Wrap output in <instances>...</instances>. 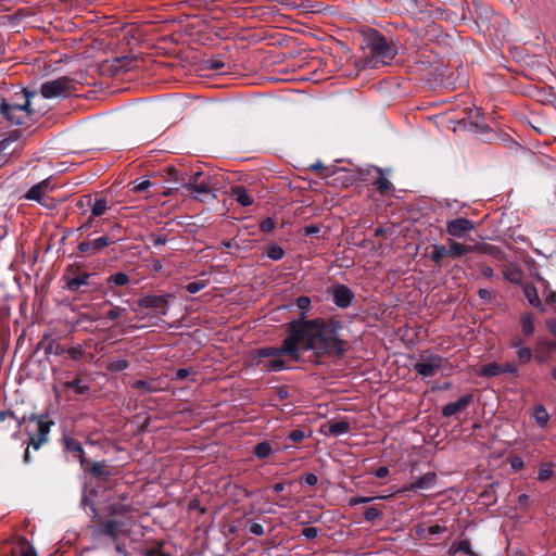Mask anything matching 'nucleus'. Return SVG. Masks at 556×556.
I'll list each match as a JSON object with an SVG mask.
<instances>
[{
	"mask_svg": "<svg viewBox=\"0 0 556 556\" xmlns=\"http://www.w3.org/2000/svg\"><path fill=\"white\" fill-rule=\"evenodd\" d=\"M289 333L282 342V346L264 348L256 351L258 359H270L274 356L288 355L293 361L300 359V351L314 350L317 354L340 356L344 352V342L338 337V324L324 319L304 321L292 320L289 323Z\"/></svg>",
	"mask_w": 556,
	"mask_h": 556,
	"instance_id": "nucleus-1",
	"label": "nucleus"
},
{
	"mask_svg": "<svg viewBox=\"0 0 556 556\" xmlns=\"http://www.w3.org/2000/svg\"><path fill=\"white\" fill-rule=\"evenodd\" d=\"M36 92L22 89L10 98L0 97V115L11 125L29 127L33 122L31 98Z\"/></svg>",
	"mask_w": 556,
	"mask_h": 556,
	"instance_id": "nucleus-2",
	"label": "nucleus"
},
{
	"mask_svg": "<svg viewBox=\"0 0 556 556\" xmlns=\"http://www.w3.org/2000/svg\"><path fill=\"white\" fill-rule=\"evenodd\" d=\"M366 43L369 51L368 63L371 67L389 64L397 53L395 45L377 30L367 35Z\"/></svg>",
	"mask_w": 556,
	"mask_h": 556,
	"instance_id": "nucleus-3",
	"label": "nucleus"
},
{
	"mask_svg": "<svg viewBox=\"0 0 556 556\" xmlns=\"http://www.w3.org/2000/svg\"><path fill=\"white\" fill-rule=\"evenodd\" d=\"M129 511L126 506L123 505H111L109 513L112 516L121 515L122 519H108L99 523L93 530V534L97 536H108L114 541L121 536L127 535L131 529V519L125 515Z\"/></svg>",
	"mask_w": 556,
	"mask_h": 556,
	"instance_id": "nucleus-4",
	"label": "nucleus"
},
{
	"mask_svg": "<svg viewBox=\"0 0 556 556\" xmlns=\"http://www.w3.org/2000/svg\"><path fill=\"white\" fill-rule=\"evenodd\" d=\"M27 421L35 424V429H27L29 437L28 446L38 450L43 444L48 443L50 429L54 425V421L48 414H30L27 416Z\"/></svg>",
	"mask_w": 556,
	"mask_h": 556,
	"instance_id": "nucleus-5",
	"label": "nucleus"
},
{
	"mask_svg": "<svg viewBox=\"0 0 556 556\" xmlns=\"http://www.w3.org/2000/svg\"><path fill=\"white\" fill-rule=\"evenodd\" d=\"M75 90L74 80L62 76L53 80L46 81L40 87V93L45 99L56 97H66Z\"/></svg>",
	"mask_w": 556,
	"mask_h": 556,
	"instance_id": "nucleus-6",
	"label": "nucleus"
},
{
	"mask_svg": "<svg viewBox=\"0 0 556 556\" xmlns=\"http://www.w3.org/2000/svg\"><path fill=\"white\" fill-rule=\"evenodd\" d=\"M443 365L444 358L438 354L420 355L418 362L414 364V370L422 378H429L437 375Z\"/></svg>",
	"mask_w": 556,
	"mask_h": 556,
	"instance_id": "nucleus-7",
	"label": "nucleus"
},
{
	"mask_svg": "<svg viewBox=\"0 0 556 556\" xmlns=\"http://www.w3.org/2000/svg\"><path fill=\"white\" fill-rule=\"evenodd\" d=\"M91 274L89 273H76L72 265L67 266L62 276L64 281L63 288L71 292H78L81 287L89 285Z\"/></svg>",
	"mask_w": 556,
	"mask_h": 556,
	"instance_id": "nucleus-8",
	"label": "nucleus"
},
{
	"mask_svg": "<svg viewBox=\"0 0 556 556\" xmlns=\"http://www.w3.org/2000/svg\"><path fill=\"white\" fill-rule=\"evenodd\" d=\"M170 294L166 295H147L139 300L138 304L144 308H151L160 315H166Z\"/></svg>",
	"mask_w": 556,
	"mask_h": 556,
	"instance_id": "nucleus-9",
	"label": "nucleus"
},
{
	"mask_svg": "<svg viewBox=\"0 0 556 556\" xmlns=\"http://www.w3.org/2000/svg\"><path fill=\"white\" fill-rule=\"evenodd\" d=\"M217 190L215 179L211 178L208 180L203 181L199 186L189 190L190 195L201 202H210L216 199L215 191Z\"/></svg>",
	"mask_w": 556,
	"mask_h": 556,
	"instance_id": "nucleus-10",
	"label": "nucleus"
},
{
	"mask_svg": "<svg viewBox=\"0 0 556 556\" xmlns=\"http://www.w3.org/2000/svg\"><path fill=\"white\" fill-rule=\"evenodd\" d=\"M519 369L518 366L514 363H507L505 365L497 364V363H490L484 365L481 369L479 375L481 377H496L502 374H510L514 376H518Z\"/></svg>",
	"mask_w": 556,
	"mask_h": 556,
	"instance_id": "nucleus-11",
	"label": "nucleus"
},
{
	"mask_svg": "<svg viewBox=\"0 0 556 556\" xmlns=\"http://www.w3.org/2000/svg\"><path fill=\"white\" fill-rule=\"evenodd\" d=\"M54 189L51 177L34 185L25 194V199L43 204L45 198Z\"/></svg>",
	"mask_w": 556,
	"mask_h": 556,
	"instance_id": "nucleus-12",
	"label": "nucleus"
},
{
	"mask_svg": "<svg viewBox=\"0 0 556 556\" xmlns=\"http://www.w3.org/2000/svg\"><path fill=\"white\" fill-rule=\"evenodd\" d=\"M475 224L465 217H458L446 223V232L452 237L460 238L466 232L473 230Z\"/></svg>",
	"mask_w": 556,
	"mask_h": 556,
	"instance_id": "nucleus-13",
	"label": "nucleus"
},
{
	"mask_svg": "<svg viewBox=\"0 0 556 556\" xmlns=\"http://www.w3.org/2000/svg\"><path fill=\"white\" fill-rule=\"evenodd\" d=\"M111 239L108 236H102L92 241H83L78 244L77 249L79 252L88 255H93L111 243Z\"/></svg>",
	"mask_w": 556,
	"mask_h": 556,
	"instance_id": "nucleus-14",
	"label": "nucleus"
},
{
	"mask_svg": "<svg viewBox=\"0 0 556 556\" xmlns=\"http://www.w3.org/2000/svg\"><path fill=\"white\" fill-rule=\"evenodd\" d=\"M331 294H332L333 302L336 303V305L339 307H342V308L350 306V304L354 298V294L351 291V289L344 285H339V286L333 287Z\"/></svg>",
	"mask_w": 556,
	"mask_h": 556,
	"instance_id": "nucleus-15",
	"label": "nucleus"
},
{
	"mask_svg": "<svg viewBox=\"0 0 556 556\" xmlns=\"http://www.w3.org/2000/svg\"><path fill=\"white\" fill-rule=\"evenodd\" d=\"M473 400L472 394H465L457 401L446 404L442 408V415L444 417H451L465 409Z\"/></svg>",
	"mask_w": 556,
	"mask_h": 556,
	"instance_id": "nucleus-16",
	"label": "nucleus"
},
{
	"mask_svg": "<svg viewBox=\"0 0 556 556\" xmlns=\"http://www.w3.org/2000/svg\"><path fill=\"white\" fill-rule=\"evenodd\" d=\"M437 483V473L433 471L427 472L424 476L416 479L409 485L404 488V491H417V490H428L435 485Z\"/></svg>",
	"mask_w": 556,
	"mask_h": 556,
	"instance_id": "nucleus-17",
	"label": "nucleus"
},
{
	"mask_svg": "<svg viewBox=\"0 0 556 556\" xmlns=\"http://www.w3.org/2000/svg\"><path fill=\"white\" fill-rule=\"evenodd\" d=\"M91 476L105 479L112 475V470L105 462H94L83 466Z\"/></svg>",
	"mask_w": 556,
	"mask_h": 556,
	"instance_id": "nucleus-18",
	"label": "nucleus"
},
{
	"mask_svg": "<svg viewBox=\"0 0 556 556\" xmlns=\"http://www.w3.org/2000/svg\"><path fill=\"white\" fill-rule=\"evenodd\" d=\"M64 444L67 452L72 453L74 456L79 458L81 466L88 464V462L84 457L85 451L77 440L67 437L64 439Z\"/></svg>",
	"mask_w": 556,
	"mask_h": 556,
	"instance_id": "nucleus-19",
	"label": "nucleus"
},
{
	"mask_svg": "<svg viewBox=\"0 0 556 556\" xmlns=\"http://www.w3.org/2000/svg\"><path fill=\"white\" fill-rule=\"evenodd\" d=\"M448 243V253L453 257H462L468 253L475 252V245H466L459 243L453 239L447 240Z\"/></svg>",
	"mask_w": 556,
	"mask_h": 556,
	"instance_id": "nucleus-20",
	"label": "nucleus"
},
{
	"mask_svg": "<svg viewBox=\"0 0 556 556\" xmlns=\"http://www.w3.org/2000/svg\"><path fill=\"white\" fill-rule=\"evenodd\" d=\"M257 365L266 371H280L286 368L282 356H274L270 359H258Z\"/></svg>",
	"mask_w": 556,
	"mask_h": 556,
	"instance_id": "nucleus-21",
	"label": "nucleus"
},
{
	"mask_svg": "<svg viewBox=\"0 0 556 556\" xmlns=\"http://www.w3.org/2000/svg\"><path fill=\"white\" fill-rule=\"evenodd\" d=\"M351 430V425L348 420L330 421L328 424L327 434L331 437H339L348 433Z\"/></svg>",
	"mask_w": 556,
	"mask_h": 556,
	"instance_id": "nucleus-22",
	"label": "nucleus"
},
{
	"mask_svg": "<svg viewBox=\"0 0 556 556\" xmlns=\"http://www.w3.org/2000/svg\"><path fill=\"white\" fill-rule=\"evenodd\" d=\"M230 194L235 197L236 201L242 206H249L253 203L252 197L248 193L243 186L231 187Z\"/></svg>",
	"mask_w": 556,
	"mask_h": 556,
	"instance_id": "nucleus-23",
	"label": "nucleus"
},
{
	"mask_svg": "<svg viewBox=\"0 0 556 556\" xmlns=\"http://www.w3.org/2000/svg\"><path fill=\"white\" fill-rule=\"evenodd\" d=\"M523 294L532 306L539 308L542 312L544 311L538 290L533 285H525Z\"/></svg>",
	"mask_w": 556,
	"mask_h": 556,
	"instance_id": "nucleus-24",
	"label": "nucleus"
},
{
	"mask_svg": "<svg viewBox=\"0 0 556 556\" xmlns=\"http://www.w3.org/2000/svg\"><path fill=\"white\" fill-rule=\"evenodd\" d=\"M460 552L469 556H476V553L471 549L469 540H460L458 542H454L448 548L447 554L448 556H454Z\"/></svg>",
	"mask_w": 556,
	"mask_h": 556,
	"instance_id": "nucleus-25",
	"label": "nucleus"
},
{
	"mask_svg": "<svg viewBox=\"0 0 556 556\" xmlns=\"http://www.w3.org/2000/svg\"><path fill=\"white\" fill-rule=\"evenodd\" d=\"M504 277L511 283H520L523 277L522 270L515 265H508L503 270Z\"/></svg>",
	"mask_w": 556,
	"mask_h": 556,
	"instance_id": "nucleus-26",
	"label": "nucleus"
},
{
	"mask_svg": "<svg viewBox=\"0 0 556 556\" xmlns=\"http://www.w3.org/2000/svg\"><path fill=\"white\" fill-rule=\"evenodd\" d=\"M132 387L143 393H155L161 390L155 380H137L134 382Z\"/></svg>",
	"mask_w": 556,
	"mask_h": 556,
	"instance_id": "nucleus-27",
	"label": "nucleus"
},
{
	"mask_svg": "<svg viewBox=\"0 0 556 556\" xmlns=\"http://www.w3.org/2000/svg\"><path fill=\"white\" fill-rule=\"evenodd\" d=\"M448 255H450L448 249H446L444 245H442V244L432 245L430 258L435 263V265L441 266L442 260Z\"/></svg>",
	"mask_w": 556,
	"mask_h": 556,
	"instance_id": "nucleus-28",
	"label": "nucleus"
},
{
	"mask_svg": "<svg viewBox=\"0 0 556 556\" xmlns=\"http://www.w3.org/2000/svg\"><path fill=\"white\" fill-rule=\"evenodd\" d=\"M130 279L129 276L125 273H115L108 277L106 283L109 288L111 289L113 286L115 287H123L129 283Z\"/></svg>",
	"mask_w": 556,
	"mask_h": 556,
	"instance_id": "nucleus-29",
	"label": "nucleus"
},
{
	"mask_svg": "<svg viewBox=\"0 0 556 556\" xmlns=\"http://www.w3.org/2000/svg\"><path fill=\"white\" fill-rule=\"evenodd\" d=\"M513 346L517 349V356L520 364H526L531 359V350L525 346L520 340L514 341Z\"/></svg>",
	"mask_w": 556,
	"mask_h": 556,
	"instance_id": "nucleus-30",
	"label": "nucleus"
},
{
	"mask_svg": "<svg viewBox=\"0 0 556 556\" xmlns=\"http://www.w3.org/2000/svg\"><path fill=\"white\" fill-rule=\"evenodd\" d=\"M521 330L525 337H531L534 332L533 316L526 313L520 318Z\"/></svg>",
	"mask_w": 556,
	"mask_h": 556,
	"instance_id": "nucleus-31",
	"label": "nucleus"
},
{
	"mask_svg": "<svg viewBox=\"0 0 556 556\" xmlns=\"http://www.w3.org/2000/svg\"><path fill=\"white\" fill-rule=\"evenodd\" d=\"M7 420L13 421L15 424V428L18 430L23 424L27 422V415L18 418L12 410L0 412V422H4Z\"/></svg>",
	"mask_w": 556,
	"mask_h": 556,
	"instance_id": "nucleus-32",
	"label": "nucleus"
},
{
	"mask_svg": "<svg viewBox=\"0 0 556 556\" xmlns=\"http://www.w3.org/2000/svg\"><path fill=\"white\" fill-rule=\"evenodd\" d=\"M212 177L208 176V175H205L204 173L202 172H194L191 174L189 180L187 184L184 185V187L189 191L191 190L192 188L199 186L200 184H202L203 181L205 180H208L211 179Z\"/></svg>",
	"mask_w": 556,
	"mask_h": 556,
	"instance_id": "nucleus-33",
	"label": "nucleus"
},
{
	"mask_svg": "<svg viewBox=\"0 0 556 556\" xmlns=\"http://www.w3.org/2000/svg\"><path fill=\"white\" fill-rule=\"evenodd\" d=\"M378 172H379V176L376 178L374 184H375L377 190L380 193L384 194V193L391 191L393 189V186L390 182V180L382 174L381 169H378Z\"/></svg>",
	"mask_w": 556,
	"mask_h": 556,
	"instance_id": "nucleus-34",
	"label": "nucleus"
},
{
	"mask_svg": "<svg viewBox=\"0 0 556 556\" xmlns=\"http://www.w3.org/2000/svg\"><path fill=\"white\" fill-rule=\"evenodd\" d=\"M110 208L109 202L104 198L97 199L91 206L92 216L100 217Z\"/></svg>",
	"mask_w": 556,
	"mask_h": 556,
	"instance_id": "nucleus-35",
	"label": "nucleus"
},
{
	"mask_svg": "<svg viewBox=\"0 0 556 556\" xmlns=\"http://www.w3.org/2000/svg\"><path fill=\"white\" fill-rule=\"evenodd\" d=\"M533 417L539 426L545 427L548 422L549 415L543 405H536L534 407Z\"/></svg>",
	"mask_w": 556,
	"mask_h": 556,
	"instance_id": "nucleus-36",
	"label": "nucleus"
},
{
	"mask_svg": "<svg viewBox=\"0 0 556 556\" xmlns=\"http://www.w3.org/2000/svg\"><path fill=\"white\" fill-rule=\"evenodd\" d=\"M64 388L73 389L77 394H85L89 390V387L84 384L80 378H75L72 381L64 382Z\"/></svg>",
	"mask_w": 556,
	"mask_h": 556,
	"instance_id": "nucleus-37",
	"label": "nucleus"
},
{
	"mask_svg": "<svg viewBox=\"0 0 556 556\" xmlns=\"http://www.w3.org/2000/svg\"><path fill=\"white\" fill-rule=\"evenodd\" d=\"M273 450L268 442H261L255 445L254 447V454L256 457L263 459L268 457L271 454Z\"/></svg>",
	"mask_w": 556,
	"mask_h": 556,
	"instance_id": "nucleus-38",
	"label": "nucleus"
},
{
	"mask_svg": "<svg viewBox=\"0 0 556 556\" xmlns=\"http://www.w3.org/2000/svg\"><path fill=\"white\" fill-rule=\"evenodd\" d=\"M129 367V362L124 358L111 359L108 363V370L110 371H123Z\"/></svg>",
	"mask_w": 556,
	"mask_h": 556,
	"instance_id": "nucleus-39",
	"label": "nucleus"
},
{
	"mask_svg": "<svg viewBox=\"0 0 556 556\" xmlns=\"http://www.w3.org/2000/svg\"><path fill=\"white\" fill-rule=\"evenodd\" d=\"M553 467L552 463L542 464L538 473V480L542 482L548 480L554 473Z\"/></svg>",
	"mask_w": 556,
	"mask_h": 556,
	"instance_id": "nucleus-40",
	"label": "nucleus"
},
{
	"mask_svg": "<svg viewBox=\"0 0 556 556\" xmlns=\"http://www.w3.org/2000/svg\"><path fill=\"white\" fill-rule=\"evenodd\" d=\"M475 252H480V253H484L488 255L497 256L501 251L498 248H496L494 245L478 243L475 245Z\"/></svg>",
	"mask_w": 556,
	"mask_h": 556,
	"instance_id": "nucleus-41",
	"label": "nucleus"
},
{
	"mask_svg": "<svg viewBox=\"0 0 556 556\" xmlns=\"http://www.w3.org/2000/svg\"><path fill=\"white\" fill-rule=\"evenodd\" d=\"M447 531V528L445 526L441 525H432L427 528V534L428 539L427 541L434 540L439 534H442Z\"/></svg>",
	"mask_w": 556,
	"mask_h": 556,
	"instance_id": "nucleus-42",
	"label": "nucleus"
},
{
	"mask_svg": "<svg viewBox=\"0 0 556 556\" xmlns=\"http://www.w3.org/2000/svg\"><path fill=\"white\" fill-rule=\"evenodd\" d=\"M296 306L299 307V309L302 311L301 315L305 316V311H308L311 308V304H312V301L308 296H305V295H302V296H299L296 299ZM302 316H300V318L298 320H301ZM306 318V317H304ZM304 321H307L306 319H304Z\"/></svg>",
	"mask_w": 556,
	"mask_h": 556,
	"instance_id": "nucleus-43",
	"label": "nucleus"
},
{
	"mask_svg": "<svg viewBox=\"0 0 556 556\" xmlns=\"http://www.w3.org/2000/svg\"><path fill=\"white\" fill-rule=\"evenodd\" d=\"M129 186L134 192H144L151 187V181L149 179L134 180Z\"/></svg>",
	"mask_w": 556,
	"mask_h": 556,
	"instance_id": "nucleus-44",
	"label": "nucleus"
},
{
	"mask_svg": "<svg viewBox=\"0 0 556 556\" xmlns=\"http://www.w3.org/2000/svg\"><path fill=\"white\" fill-rule=\"evenodd\" d=\"M127 314V308L113 305V307L106 313V316L111 320L121 318Z\"/></svg>",
	"mask_w": 556,
	"mask_h": 556,
	"instance_id": "nucleus-45",
	"label": "nucleus"
},
{
	"mask_svg": "<svg viewBox=\"0 0 556 556\" xmlns=\"http://www.w3.org/2000/svg\"><path fill=\"white\" fill-rule=\"evenodd\" d=\"M285 255V251L282 248H280L279 245H271L268 250H267V256L270 258V260H274V261H279Z\"/></svg>",
	"mask_w": 556,
	"mask_h": 556,
	"instance_id": "nucleus-46",
	"label": "nucleus"
},
{
	"mask_svg": "<svg viewBox=\"0 0 556 556\" xmlns=\"http://www.w3.org/2000/svg\"><path fill=\"white\" fill-rule=\"evenodd\" d=\"M65 353H67L72 359L77 361L83 357V355L85 354V350L83 349L81 345H77L65 348Z\"/></svg>",
	"mask_w": 556,
	"mask_h": 556,
	"instance_id": "nucleus-47",
	"label": "nucleus"
},
{
	"mask_svg": "<svg viewBox=\"0 0 556 556\" xmlns=\"http://www.w3.org/2000/svg\"><path fill=\"white\" fill-rule=\"evenodd\" d=\"M205 287H206V282L204 280H197V281L189 282L186 286V290L189 293L194 294V293H198L199 291L203 290Z\"/></svg>",
	"mask_w": 556,
	"mask_h": 556,
	"instance_id": "nucleus-48",
	"label": "nucleus"
},
{
	"mask_svg": "<svg viewBox=\"0 0 556 556\" xmlns=\"http://www.w3.org/2000/svg\"><path fill=\"white\" fill-rule=\"evenodd\" d=\"M382 516V513L377 507H368L364 511V518L367 521L375 520L377 518H380Z\"/></svg>",
	"mask_w": 556,
	"mask_h": 556,
	"instance_id": "nucleus-49",
	"label": "nucleus"
},
{
	"mask_svg": "<svg viewBox=\"0 0 556 556\" xmlns=\"http://www.w3.org/2000/svg\"><path fill=\"white\" fill-rule=\"evenodd\" d=\"M46 353H53L55 355H61V354L65 353V346H62L61 344L52 341L46 348Z\"/></svg>",
	"mask_w": 556,
	"mask_h": 556,
	"instance_id": "nucleus-50",
	"label": "nucleus"
},
{
	"mask_svg": "<svg viewBox=\"0 0 556 556\" xmlns=\"http://www.w3.org/2000/svg\"><path fill=\"white\" fill-rule=\"evenodd\" d=\"M148 238L154 247L164 245L167 242V238L164 235L150 233Z\"/></svg>",
	"mask_w": 556,
	"mask_h": 556,
	"instance_id": "nucleus-51",
	"label": "nucleus"
},
{
	"mask_svg": "<svg viewBox=\"0 0 556 556\" xmlns=\"http://www.w3.org/2000/svg\"><path fill=\"white\" fill-rule=\"evenodd\" d=\"M292 442L294 443H299L301 441L304 440L305 438V433L303 430H300V429H295V430H292L288 437Z\"/></svg>",
	"mask_w": 556,
	"mask_h": 556,
	"instance_id": "nucleus-52",
	"label": "nucleus"
},
{
	"mask_svg": "<svg viewBox=\"0 0 556 556\" xmlns=\"http://www.w3.org/2000/svg\"><path fill=\"white\" fill-rule=\"evenodd\" d=\"M116 61L119 64L118 68L123 70L124 72H128L134 68L135 60L118 59Z\"/></svg>",
	"mask_w": 556,
	"mask_h": 556,
	"instance_id": "nucleus-53",
	"label": "nucleus"
},
{
	"mask_svg": "<svg viewBox=\"0 0 556 556\" xmlns=\"http://www.w3.org/2000/svg\"><path fill=\"white\" fill-rule=\"evenodd\" d=\"M319 533V529L315 527H307L302 530V535L308 540L315 539Z\"/></svg>",
	"mask_w": 556,
	"mask_h": 556,
	"instance_id": "nucleus-54",
	"label": "nucleus"
},
{
	"mask_svg": "<svg viewBox=\"0 0 556 556\" xmlns=\"http://www.w3.org/2000/svg\"><path fill=\"white\" fill-rule=\"evenodd\" d=\"M249 531L257 536H262L265 533L263 526L258 522H251L249 526Z\"/></svg>",
	"mask_w": 556,
	"mask_h": 556,
	"instance_id": "nucleus-55",
	"label": "nucleus"
},
{
	"mask_svg": "<svg viewBox=\"0 0 556 556\" xmlns=\"http://www.w3.org/2000/svg\"><path fill=\"white\" fill-rule=\"evenodd\" d=\"M320 226L319 225H308L303 228V235L307 237H313L319 233Z\"/></svg>",
	"mask_w": 556,
	"mask_h": 556,
	"instance_id": "nucleus-56",
	"label": "nucleus"
},
{
	"mask_svg": "<svg viewBox=\"0 0 556 556\" xmlns=\"http://www.w3.org/2000/svg\"><path fill=\"white\" fill-rule=\"evenodd\" d=\"M374 500V497H365V496H355V497H351L349 500V505L350 506H356L358 504H365V503H369Z\"/></svg>",
	"mask_w": 556,
	"mask_h": 556,
	"instance_id": "nucleus-57",
	"label": "nucleus"
},
{
	"mask_svg": "<svg viewBox=\"0 0 556 556\" xmlns=\"http://www.w3.org/2000/svg\"><path fill=\"white\" fill-rule=\"evenodd\" d=\"M190 374H191L190 369H188V368H179L175 372V379L179 380V381L185 380Z\"/></svg>",
	"mask_w": 556,
	"mask_h": 556,
	"instance_id": "nucleus-58",
	"label": "nucleus"
},
{
	"mask_svg": "<svg viewBox=\"0 0 556 556\" xmlns=\"http://www.w3.org/2000/svg\"><path fill=\"white\" fill-rule=\"evenodd\" d=\"M415 533L421 540H427L428 539L427 528L424 525H417L415 527Z\"/></svg>",
	"mask_w": 556,
	"mask_h": 556,
	"instance_id": "nucleus-59",
	"label": "nucleus"
},
{
	"mask_svg": "<svg viewBox=\"0 0 556 556\" xmlns=\"http://www.w3.org/2000/svg\"><path fill=\"white\" fill-rule=\"evenodd\" d=\"M303 480L307 485H311V486L317 484V482H318L317 476L312 472L304 475Z\"/></svg>",
	"mask_w": 556,
	"mask_h": 556,
	"instance_id": "nucleus-60",
	"label": "nucleus"
},
{
	"mask_svg": "<svg viewBox=\"0 0 556 556\" xmlns=\"http://www.w3.org/2000/svg\"><path fill=\"white\" fill-rule=\"evenodd\" d=\"M274 227H275V222L269 217L265 218L261 224V228L263 231H270L274 229Z\"/></svg>",
	"mask_w": 556,
	"mask_h": 556,
	"instance_id": "nucleus-61",
	"label": "nucleus"
},
{
	"mask_svg": "<svg viewBox=\"0 0 556 556\" xmlns=\"http://www.w3.org/2000/svg\"><path fill=\"white\" fill-rule=\"evenodd\" d=\"M207 67L213 71H219L224 67V63L219 60H210L207 61Z\"/></svg>",
	"mask_w": 556,
	"mask_h": 556,
	"instance_id": "nucleus-62",
	"label": "nucleus"
},
{
	"mask_svg": "<svg viewBox=\"0 0 556 556\" xmlns=\"http://www.w3.org/2000/svg\"><path fill=\"white\" fill-rule=\"evenodd\" d=\"M389 475V468L386 467V466H381L379 467L376 471H375V476L379 479H383L386 478L387 476Z\"/></svg>",
	"mask_w": 556,
	"mask_h": 556,
	"instance_id": "nucleus-63",
	"label": "nucleus"
},
{
	"mask_svg": "<svg viewBox=\"0 0 556 556\" xmlns=\"http://www.w3.org/2000/svg\"><path fill=\"white\" fill-rule=\"evenodd\" d=\"M94 218H96V216H92V214H90L88 219L79 227V230H88V229H90L92 227V225H93Z\"/></svg>",
	"mask_w": 556,
	"mask_h": 556,
	"instance_id": "nucleus-64",
	"label": "nucleus"
}]
</instances>
